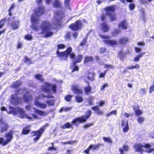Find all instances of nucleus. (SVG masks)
Returning <instances> with one entry per match:
<instances>
[{"mask_svg": "<svg viewBox=\"0 0 154 154\" xmlns=\"http://www.w3.org/2000/svg\"><path fill=\"white\" fill-rule=\"evenodd\" d=\"M46 103L49 106H53L54 105V100H47Z\"/></svg>", "mask_w": 154, "mask_h": 154, "instance_id": "44", "label": "nucleus"}, {"mask_svg": "<svg viewBox=\"0 0 154 154\" xmlns=\"http://www.w3.org/2000/svg\"><path fill=\"white\" fill-rule=\"evenodd\" d=\"M121 125L123 127L122 131L124 132H126L128 131L129 127L128 121H125V119L122 120L121 122Z\"/></svg>", "mask_w": 154, "mask_h": 154, "instance_id": "14", "label": "nucleus"}, {"mask_svg": "<svg viewBox=\"0 0 154 154\" xmlns=\"http://www.w3.org/2000/svg\"><path fill=\"white\" fill-rule=\"evenodd\" d=\"M72 90L75 94H83V91L82 88L77 85L73 86L72 87Z\"/></svg>", "mask_w": 154, "mask_h": 154, "instance_id": "13", "label": "nucleus"}, {"mask_svg": "<svg viewBox=\"0 0 154 154\" xmlns=\"http://www.w3.org/2000/svg\"><path fill=\"white\" fill-rule=\"evenodd\" d=\"M35 104L40 108L44 109L47 107V105L44 103H41L37 100L35 101Z\"/></svg>", "mask_w": 154, "mask_h": 154, "instance_id": "23", "label": "nucleus"}, {"mask_svg": "<svg viewBox=\"0 0 154 154\" xmlns=\"http://www.w3.org/2000/svg\"><path fill=\"white\" fill-rule=\"evenodd\" d=\"M71 35L70 32H67L65 35V38L68 39H70L71 38Z\"/></svg>", "mask_w": 154, "mask_h": 154, "instance_id": "59", "label": "nucleus"}, {"mask_svg": "<svg viewBox=\"0 0 154 154\" xmlns=\"http://www.w3.org/2000/svg\"><path fill=\"white\" fill-rule=\"evenodd\" d=\"M11 26L12 28L14 30L18 29L20 26L19 22L18 21H14L12 22L11 24Z\"/></svg>", "mask_w": 154, "mask_h": 154, "instance_id": "21", "label": "nucleus"}, {"mask_svg": "<svg viewBox=\"0 0 154 154\" xmlns=\"http://www.w3.org/2000/svg\"><path fill=\"white\" fill-rule=\"evenodd\" d=\"M121 32L120 29H115L112 33V35L113 36H115L116 35L119 34Z\"/></svg>", "mask_w": 154, "mask_h": 154, "instance_id": "39", "label": "nucleus"}, {"mask_svg": "<svg viewBox=\"0 0 154 154\" xmlns=\"http://www.w3.org/2000/svg\"><path fill=\"white\" fill-rule=\"evenodd\" d=\"M117 113V111L116 110H114L111 111L109 113H108L106 114V115L107 116H109L110 115L112 114H114L116 115Z\"/></svg>", "mask_w": 154, "mask_h": 154, "instance_id": "54", "label": "nucleus"}, {"mask_svg": "<svg viewBox=\"0 0 154 154\" xmlns=\"http://www.w3.org/2000/svg\"><path fill=\"white\" fill-rule=\"evenodd\" d=\"M133 108L134 109L135 115L137 116H139L142 113V112L140 109L139 106L138 105L133 106Z\"/></svg>", "mask_w": 154, "mask_h": 154, "instance_id": "20", "label": "nucleus"}, {"mask_svg": "<svg viewBox=\"0 0 154 154\" xmlns=\"http://www.w3.org/2000/svg\"><path fill=\"white\" fill-rule=\"evenodd\" d=\"M103 144L98 143L96 145H93L91 144L89 145V146L91 147V149H96L100 147V146H103Z\"/></svg>", "mask_w": 154, "mask_h": 154, "instance_id": "37", "label": "nucleus"}, {"mask_svg": "<svg viewBox=\"0 0 154 154\" xmlns=\"http://www.w3.org/2000/svg\"><path fill=\"white\" fill-rule=\"evenodd\" d=\"M72 96L70 95H68L65 97V100L67 102H70L71 100Z\"/></svg>", "mask_w": 154, "mask_h": 154, "instance_id": "47", "label": "nucleus"}, {"mask_svg": "<svg viewBox=\"0 0 154 154\" xmlns=\"http://www.w3.org/2000/svg\"><path fill=\"white\" fill-rule=\"evenodd\" d=\"M23 90L25 91V93L23 95V100L24 102L28 103L32 99V96L29 91L26 90L25 88L23 89Z\"/></svg>", "mask_w": 154, "mask_h": 154, "instance_id": "11", "label": "nucleus"}, {"mask_svg": "<svg viewBox=\"0 0 154 154\" xmlns=\"http://www.w3.org/2000/svg\"><path fill=\"white\" fill-rule=\"evenodd\" d=\"M91 114V112L90 110H88L86 112L85 116H81L80 117H76L71 121V123L77 127L79 123H83L86 122V120L90 116Z\"/></svg>", "mask_w": 154, "mask_h": 154, "instance_id": "3", "label": "nucleus"}, {"mask_svg": "<svg viewBox=\"0 0 154 154\" xmlns=\"http://www.w3.org/2000/svg\"><path fill=\"white\" fill-rule=\"evenodd\" d=\"M87 79L91 81H93L94 80V77L95 75V73L93 72L87 71L86 73Z\"/></svg>", "mask_w": 154, "mask_h": 154, "instance_id": "17", "label": "nucleus"}, {"mask_svg": "<svg viewBox=\"0 0 154 154\" xmlns=\"http://www.w3.org/2000/svg\"><path fill=\"white\" fill-rule=\"evenodd\" d=\"M87 38H84L82 41L80 43L79 45L81 46H83L87 45Z\"/></svg>", "mask_w": 154, "mask_h": 154, "instance_id": "41", "label": "nucleus"}, {"mask_svg": "<svg viewBox=\"0 0 154 154\" xmlns=\"http://www.w3.org/2000/svg\"><path fill=\"white\" fill-rule=\"evenodd\" d=\"M70 0H65L64 4L65 6L69 7V6Z\"/></svg>", "mask_w": 154, "mask_h": 154, "instance_id": "58", "label": "nucleus"}, {"mask_svg": "<svg viewBox=\"0 0 154 154\" xmlns=\"http://www.w3.org/2000/svg\"><path fill=\"white\" fill-rule=\"evenodd\" d=\"M22 82L21 81L17 80L13 82L11 87L14 88H18L22 85Z\"/></svg>", "mask_w": 154, "mask_h": 154, "instance_id": "19", "label": "nucleus"}, {"mask_svg": "<svg viewBox=\"0 0 154 154\" xmlns=\"http://www.w3.org/2000/svg\"><path fill=\"white\" fill-rule=\"evenodd\" d=\"M128 37H123L120 38L119 40V43L120 44H124L128 41Z\"/></svg>", "mask_w": 154, "mask_h": 154, "instance_id": "25", "label": "nucleus"}, {"mask_svg": "<svg viewBox=\"0 0 154 154\" xmlns=\"http://www.w3.org/2000/svg\"><path fill=\"white\" fill-rule=\"evenodd\" d=\"M106 49L105 48L101 47L100 49V53L102 54L106 52Z\"/></svg>", "mask_w": 154, "mask_h": 154, "instance_id": "57", "label": "nucleus"}, {"mask_svg": "<svg viewBox=\"0 0 154 154\" xmlns=\"http://www.w3.org/2000/svg\"><path fill=\"white\" fill-rule=\"evenodd\" d=\"M75 100L77 103H80L83 100V98L82 96H76L75 97Z\"/></svg>", "mask_w": 154, "mask_h": 154, "instance_id": "38", "label": "nucleus"}, {"mask_svg": "<svg viewBox=\"0 0 154 154\" xmlns=\"http://www.w3.org/2000/svg\"><path fill=\"white\" fill-rule=\"evenodd\" d=\"M135 7V5L132 3H131L129 5V8L130 10L132 11L133 10Z\"/></svg>", "mask_w": 154, "mask_h": 154, "instance_id": "48", "label": "nucleus"}, {"mask_svg": "<svg viewBox=\"0 0 154 154\" xmlns=\"http://www.w3.org/2000/svg\"><path fill=\"white\" fill-rule=\"evenodd\" d=\"M152 85H151L149 88V93H152L154 91V81Z\"/></svg>", "mask_w": 154, "mask_h": 154, "instance_id": "52", "label": "nucleus"}, {"mask_svg": "<svg viewBox=\"0 0 154 154\" xmlns=\"http://www.w3.org/2000/svg\"><path fill=\"white\" fill-rule=\"evenodd\" d=\"M127 53H124L122 50H120L119 52V55L121 60H124Z\"/></svg>", "mask_w": 154, "mask_h": 154, "instance_id": "36", "label": "nucleus"}, {"mask_svg": "<svg viewBox=\"0 0 154 154\" xmlns=\"http://www.w3.org/2000/svg\"><path fill=\"white\" fill-rule=\"evenodd\" d=\"M145 54V52H143L139 54L137 56H136L134 58V61H138L142 57L143 55Z\"/></svg>", "mask_w": 154, "mask_h": 154, "instance_id": "33", "label": "nucleus"}, {"mask_svg": "<svg viewBox=\"0 0 154 154\" xmlns=\"http://www.w3.org/2000/svg\"><path fill=\"white\" fill-rule=\"evenodd\" d=\"M143 148H145L146 149L149 148L151 147V145L149 143H146L144 145H143Z\"/></svg>", "mask_w": 154, "mask_h": 154, "instance_id": "63", "label": "nucleus"}, {"mask_svg": "<svg viewBox=\"0 0 154 154\" xmlns=\"http://www.w3.org/2000/svg\"><path fill=\"white\" fill-rule=\"evenodd\" d=\"M68 27L73 31L80 30L83 27L82 22L80 20H76L74 23L70 24Z\"/></svg>", "mask_w": 154, "mask_h": 154, "instance_id": "8", "label": "nucleus"}, {"mask_svg": "<svg viewBox=\"0 0 154 154\" xmlns=\"http://www.w3.org/2000/svg\"><path fill=\"white\" fill-rule=\"evenodd\" d=\"M93 124V123H90L86 124L83 125V127L84 128H88L92 126Z\"/></svg>", "mask_w": 154, "mask_h": 154, "instance_id": "56", "label": "nucleus"}, {"mask_svg": "<svg viewBox=\"0 0 154 154\" xmlns=\"http://www.w3.org/2000/svg\"><path fill=\"white\" fill-rule=\"evenodd\" d=\"M91 109L95 111L96 112L98 115H101L103 114V112L101 110L98 106H95L91 108Z\"/></svg>", "mask_w": 154, "mask_h": 154, "instance_id": "30", "label": "nucleus"}, {"mask_svg": "<svg viewBox=\"0 0 154 154\" xmlns=\"http://www.w3.org/2000/svg\"><path fill=\"white\" fill-rule=\"evenodd\" d=\"M140 11L142 14L143 17H144L145 16V10L143 8H141L140 9Z\"/></svg>", "mask_w": 154, "mask_h": 154, "instance_id": "62", "label": "nucleus"}, {"mask_svg": "<svg viewBox=\"0 0 154 154\" xmlns=\"http://www.w3.org/2000/svg\"><path fill=\"white\" fill-rule=\"evenodd\" d=\"M94 60L93 57L91 56H86L84 60V63L86 64L89 62H92Z\"/></svg>", "mask_w": 154, "mask_h": 154, "instance_id": "27", "label": "nucleus"}, {"mask_svg": "<svg viewBox=\"0 0 154 154\" xmlns=\"http://www.w3.org/2000/svg\"><path fill=\"white\" fill-rule=\"evenodd\" d=\"M142 148H143V145L137 144L135 145V148L136 151L137 152H143V150L142 149Z\"/></svg>", "mask_w": 154, "mask_h": 154, "instance_id": "28", "label": "nucleus"}, {"mask_svg": "<svg viewBox=\"0 0 154 154\" xmlns=\"http://www.w3.org/2000/svg\"><path fill=\"white\" fill-rule=\"evenodd\" d=\"M49 125V124L46 123L40 127L38 130L33 131L31 132V137H32L35 136V137L33 139L34 142H36L39 139L42 134L43 133L45 127L48 126Z\"/></svg>", "mask_w": 154, "mask_h": 154, "instance_id": "4", "label": "nucleus"}, {"mask_svg": "<svg viewBox=\"0 0 154 154\" xmlns=\"http://www.w3.org/2000/svg\"><path fill=\"white\" fill-rule=\"evenodd\" d=\"M100 27L101 31L103 32H107L109 31L110 29L109 26L105 22L101 23Z\"/></svg>", "mask_w": 154, "mask_h": 154, "instance_id": "15", "label": "nucleus"}, {"mask_svg": "<svg viewBox=\"0 0 154 154\" xmlns=\"http://www.w3.org/2000/svg\"><path fill=\"white\" fill-rule=\"evenodd\" d=\"M76 141L75 140H69V141H67L66 142H63L62 144L63 145L66 144H73L74 143H76Z\"/></svg>", "mask_w": 154, "mask_h": 154, "instance_id": "40", "label": "nucleus"}, {"mask_svg": "<svg viewBox=\"0 0 154 154\" xmlns=\"http://www.w3.org/2000/svg\"><path fill=\"white\" fill-rule=\"evenodd\" d=\"M35 77L38 80L41 82H42L44 81V79L43 78V75L40 74H36L34 75Z\"/></svg>", "mask_w": 154, "mask_h": 154, "instance_id": "34", "label": "nucleus"}, {"mask_svg": "<svg viewBox=\"0 0 154 154\" xmlns=\"http://www.w3.org/2000/svg\"><path fill=\"white\" fill-rule=\"evenodd\" d=\"M10 127L9 124L2 117L0 118V133H2L8 131Z\"/></svg>", "mask_w": 154, "mask_h": 154, "instance_id": "9", "label": "nucleus"}, {"mask_svg": "<svg viewBox=\"0 0 154 154\" xmlns=\"http://www.w3.org/2000/svg\"><path fill=\"white\" fill-rule=\"evenodd\" d=\"M13 132L11 130L9 132L5 133V134L6 138L5 139L2 137H0V144L5 146L11 142L13 138Z\"/></svg>", "mask_w": 154, "mask_h": 154, "instance_id": "6", "label": "nucleus"}, {"mask_svg": "<svg viewBox=\"0 0 154 154\" xmlns=\"http://www.w3.org/2000/svg\"><path fill=\"white\" fill-rule=\"evenodd\" d=\"M118 26L122 29H127L128 27L127 20H124L121 21L119 23Z\"/></svg>", "mask_w": 154, "mask_h": 154, "instance_id": "16", "label": "nucleus"}, {"mask_svg": "<svg viewBox=\"0 0 154 154\" xmlns=\"http://www.w3.org/2000/svg\"><path fill=\"white\" fill-rule=\"evenodd\" d=\"M72 125L73 124L72 123V124L69 122H67L64 124L63 125L61 126V128L62 129H64L65 128H72Z\"/></svg>", "mask_w": 154, "mask_h": 154, "instance_id": "26", "label": "nucleus"}, {"mask_svg": "<svg viewBox=\"0 0 154 154\" xmlns=\"http://www.w3.org/2000/svg\"><path fill=\"white\" fill-rule=\"evenodd\" d=\"M103 138L105 141L106 142L108 143H112V142L111 139L109 137H103Z\"/></svg>", "mask_w": 154, "mask_h": 154, "instance_id": "51", "label": "nucleus"}, {"mask_svg": "<svg viewBox=\"0 0 154 154\" xmlns=\"http://www.w3.org/2000/svg\"><path fill=\"white\" fill-rule=\"evenodd\" d=\"M30 131V126L28 125L23 127L21 133L23 135L28 134Z\"/></svg>", "mask_w": 154, "mask_h": 154, "instance_id": "18", "label": "nucleus"}, {"mask_svg": "<svg viewBox=\"0 0 154 154\" xmlns=\"http://www.w3.org/2000/svg\"><path fill=\"white\" fill-rule=\"evenodd\" d=\"M144 118L142 116H138L137 119V121L140 123H141L144 122Z\"/></svg>", "mask_w": 154, "mask_h": 154, "instance_id": "46", "label": "nucleus"}, {"mask_svg": "<svg viewBox=\"0 0 154 154\" xmlns=\"http://www.w3.org/2000/svg\"><path fill=\"white\" fill-rule=\"evenodd\" d=\"M115 6L112 5L106 7L105 8L106 14L109 17L110 21L112 22L116 19V14L115 13Z\"/></svg>", "mask_w": 154, "mask_h": 154, "instance_id": "5", "label": "nucleus"}, {"mask_svg": "<svg viewBox=\"0 0 154 154\" xmlns=\"http://www.w3.org/2000/svg\"><path fill=\"white\" fill-rule=\"evenodd\" d=\"M35 113L38 114L40 116H46L47 113L43 111L35 109L34 110Z\"/></svg>", "mask_w": 154, "mask_h": 154, "instance_id": "24", "label": "nucleus"}, {"mask_svg": "<svg viewBox=\"0 0 154 154\" xmlns=\"http://www.w3.org/2000/svg\"><path fill=\"white\" fill-rule=\"evenodd\" d=\"M154 151V148H149L145 151V152L148 153H151L152 152Z\"/></svg>", "mask_w": 154, "mask_h": 154, "instance_id": "60", "label": "nucleus"}, {"mask_svg": "<svg viewBox=\"0 0 154 154\" xmlns=\"http://www.w3.org/2000/svg\"><path fill=\"white\" fill-rule=\"evenodd\" d=\"M91 149V147L89 146L87 149L83 151V152L85 153L86 154H89V151Z\"/></svg>", "mask_w": 154, "mask_h": 154, "instance_id": "61", "label": "nucleus"}, {"mask_svg": "<svg viewBox=\"0 0 154 154\" xmlns=\"http://www.w3.org/2000/svg\"><path fill=\"white\" fill-rule=\"evenodd\" d=\"M45 9L44 7L41 6L34 10V14L32 15L31 18L32 23L31 27L35 31L40 30L41 31L39 34L44 35V37L48 38L53 34V32L50 31L52 27L50 22L47 20H44L42 22L39 27L37 25L40 20L39 17L43 14L45 12Z\"/></svg>", "mask_w": 154, "mask_h": 154, "instance_id": "1", "label": "nucleus"}, {"mask_svg": "<svg viewBox=\"0 0 154 154\" xmlns=\"http://www.w3.org/2000/svg\"><path fill=\"white\" fill-rule=\"evenodd\" d=\"M11 98L14 103L16 104H20L22 102V99L17 96V94L11 95Z\"/></svg>", "mask_w": 154, "mask_h": 154, "instance_id": "12", "label": "nucleus"}, {"mask_svg": "<svg viewBox=\"0 0 154 154\" xmlns=\"http://www.w3.org/2000/svg\"><path fill=\"white\" fill-rule=\"evenodd\" d=\"M62 17L56 19L54 23V25L57 27L60 26L62 24Z\"/></svg>", "mask_w": 154, "mask_h": 154, "instance_id": "29", "label": "nucleus"}, {"mask_svg": "<svg viewBox=\"0 0 154 154\" xmlns=\"http://www.w3.org/2000/svg\"><path fill=\"white\" fill-rule=\"evenodd\" d=\"M99 36L103 39V42L106 45L111 47H114L117 44V42L116 40H109L110 37L109 35H105L100 34Z\"/></svg>", "mask_w": 154, "mask_h": 154, "instance_id": "7", "label": "nucleus"}, {"mask_svg": "<svg viewBox=\"0 0 154 154\" xmlns=\"http://www.w3.org/2000/svg\"><path fill=\"white\" fill-rule=\"evenodd\" d=\"M107 70H106L104 71L103 72H101L99 74V77L100 78H105V75L106 72Z\"/></svg>", "mask_w": 154, "mask_h": 154, "instance_id": "53", "label": "nucleus"}, {"mask_svg": "<svg viewBox=\"0 0 154 154\" xmlns=\"http://www.w3.org/2000/svg\"><path fill=\"white\" fill-rule=\"evenodd\" d=\"M106 14H102L100 17V19L101 21H103L105 20L106 19Z\"/></svg>", "mask_w": 154, "mask_h": 154, "instance_id": "55", "label": "nucleus"}, {"mask_svg": "<svg viewBox=\"0 0 154 154\" xmlns=\"http://www.w3.org/2000/svg\"><path fill=\"white\" fill-rule=\"evenodd\" d=\"M53 5L55 8H61V4L58 0H55Z\"/></svg>", "mask_w": 154, "mask_h": 154, "instance_id": "32", "label": "nucleus"}, {"mask_svg": "<svg viewBox=\"0 0 154 154\" xmlns=\"http://www.w3.org/2000/svg\"><path fill=\"white\" fill-rule=\"evenodd\" d=\"M24 38L27 40H31L32 39V37L29 34H26L24 36Z\"/></svg>", "mask_w": 154, "mask_h": 154, "instance_id": "49", "label": "nucleus"}, {"mask_svg": "<svg viewBox=\"0 0 154 154\" xmlns=\"http://www.w3.org/2000/svg\"><path fill=\"white\" fill-rule=\"evenodd\" d=\"M22 47V44L21 42H18L17 45V49H19Z\"/></svg>", "mask_w": 154, "mask_h": 154, "instance_id": "64", "label": "nucleus"}, {"mask_svg": "<svg viewBox=\"0 0 154 154\" xmlns=\"http://www.w3.org/2000/svg\"><path fill=\"white\" fill-rule=\"evenodd\" d=\"M140 65L138 64H136L135 66H129L128 68L127 69H138L140 68Z\"/></svg>", "mask_w": 154, "mask_h": 154, "instance_id": "43", "label": "nucleus"}, {"mask_svg": "<svg viewBox=\"0 0 154 154\" xmlns=\"http://www.w3.org/2000/svg\"><path fill=\"white\" fill-rule=\"evenodd\" d=\"M84 90L86 94H88L91 93V87L90 85H88L85 86L84 88Z\"/></svg>", "mask_w": 154, "mask_h": 154, "instance_id": "31", "label": "nucleus"}, {"mask_svg": "<svg viewBox=\"0 0 154 154\" xmlns=\"http://www.w3.org/2000/svg\"><path fill=\"white\" fill-rule=\"evenodd\" d=\"M11 112L14 115H15L17 113V108H15L12 107L10 109Z\"/></svg>", "mask_w": 154, "mask_h": 154, "instance_id": "42", "label": "nucleus"}, {"mask_svg": "<svg viewBox=\"0 0 154 154\" xmlns=\"http://www.w3.org/2000/svg\"><path fill=\"white\" fill-rule=\"evenodd\" d=\"M23 61L24 63H27L28 64H30L32 63L31 60L26 56L24 57L23 58Z\"/></svg>", "mask_w": 154, "mask_h": 154, "instance_id": "35", "label": "nucleus"}, {"mask_svg": "<svg viewBox=\"0 0 154 154\" xmlns=\"http://www.w3.org/2000/svg\"><path fill=\"white\" fill-rule=\"evenodd\" d=\"M94 97H93L90 96L89 97L88 100V104L90 105L93 104L92 100L94 99Z\"/></svg>", "mask_w": 154, "mask_h": 154, "instance_id": "50", "label": "nucleus"}, {"mask_svg": "<svg viewBox=\"0 0 154 154\" xmlns=\"http://www.w3.org/2000/svg\"><path fill=\"white\" fill-rule=\"evenodd\" d=\"M57 49L56 51V53L57 56L63 60H67L68 56L70 57L71 59H74V60L72 61V64L70 66L71 69H72V72L77 71L79 70V67L77 66V63H80L83 58V55L82 54H78L75 58V54L72 52V49L71 47H68L65 51L60 52L59 49H63L65 48V45L64 44H60L57 45Z\"/></svg>", "mask_w": 154, "mask_h": 154, "instance_id": "2", "label": "nucleus"}, {"mask_svg": "<svg viewBox=\"0 0 154 154\" xmlns=\"http://www.w3.org/2000/svg\"><path fill=\"white\" fill-rule=\"evenodd\" d=\"M51 87L52 90L54 93L57 91V87L56 85L54 84L51 86V84L46 82L45 85L42 86V90L47 93H48L50 91V88Z\"/></svg>", "mask_w": 154, "mask_h": 154, "instance_id": "10", "label": "nucleus"}, {"mask_svg": "<svg viewBox=\"0 0 154 154\" xmlns=\"http://www.w3.org/2000/svg\"><path fill=\"white\" fill-rule=\"evenodd\" d=\"M17 111V113H18L20 114L21 118H24L26 116L24 110L22 108L18 107Z\"/></svg>", "mask_w": 154, "mask_h": 154, "instance_id": "22", "label": "nucleus"}, {"mask_svg": "<svg viewBox=\"0 0 154 154\" xmlns=\"http://www.w3.org/2000/svg\"><path fill=\"white\" fill-rule=\"evenodd\" d=\"M5 18H3L0 20V29L5 25Z\"/></svg>", "mask_w": 154, "mask_h": 154, "instance_id": "45", "label": "nucleus"}]
</instances>
